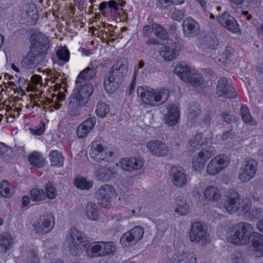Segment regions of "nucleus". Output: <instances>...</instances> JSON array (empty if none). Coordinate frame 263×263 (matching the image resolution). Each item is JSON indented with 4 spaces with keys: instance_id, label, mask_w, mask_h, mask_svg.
I'll return each instance as SVG.
<instances>
[{
    "instance_id": "obj_57",
    "label": "nucleus",
    "mask_w": 263,
    "mask_h": 263,
    "mask_svg": "<svg viewBox=\"0 0 263 263\" xmlns=\"http://www.w3.org/2000/svg\"><path fill=\"white\" fill-rule=\"evenodd\" d=\"M235 137V132L234 131L233 128H231L229 130L224 132L221 136V139L224 141L229 139H232Z\"/></svg>"
},
{
    "instance_id": "obj_41",
    "label": "nucleus",
    "mask_w": 263,
    "mask_h": 263,
    "mask_svg": "<svg viewBox=\"0 0 263 263\" xmlns=\"http://www.w3.org/2000/svg\"><path fill=\"white\" fill-rule=\"evenodd\" d=\"M73 183L77 187L81 190H89L92 186V182H88L85 179L82 177L76 178Z\"/></svg>"
},
{
    "instance_id": "obj_6",
    "label": "nucleus",
    "mask_w": 263,
    "mask_h": 263,
    "mask_svg": "<svg viewBox=\"0 0 263 263\" xmlns=\"http://www.w3.org/2000/svg\"><path fill=\"white\" fill-rule=\"evenodd\" d=\"M226 197L224 206L229 213L232 214L238 212L239 214H242L244 210L248 209V203H241L240 196L235 191L230 190L227 193Z\"/></svg>"
},
{
    "instance_id": "obj_24",
    "label": "nucleus",
    "mask_w": 263,
    "mask_h": 263,
    "mask_svg": "<svg viewBox=\"0 0 263 263\" xmlns=\"http://www.w3.org/2000/svg\"><path fill=\"white\" fill-rule=\"evenodd\" d=\"M216 90L218 96L223 98H234L237 96L235 90L229 83H218Z\"/></svg>"
},
{
    "instance_id": "obj_42",
    "label": "nucleus",
    "mask_w": 263,
    "mask_h": 263,
    "mask_svg": "<svg viewBox=\"0 0 263 263\" xmlns=\"http://www.w3.org/2000/svg\"><path fill=\"white\" fill-rule=\"evenodd\" d=\"M30 195L32 200L34 201H41L44 200L46 196L43 190L33 189L30 191Z\"/></svg>"
},
{
    "instance_id": "obj_20",
    "label": "nucleus",
    "mask_w": 263,
    "mask_h": 263,
    "mask_svg": "<svg viewBox=\"0 0 263 263\" xmlns=\"http://www.w3.org/2000/svg\"><path fill=\"white\" fill-rule=\"evenodd\" d=\"M220 24L228 30L237 33L239 31V28L237 22L234 17L227 12H224L221 16L217 17Z\"/></svg>"
},
{
    "instance_id": "obj_32",
    "label": "nucleus",
    "mask_w": 263,
    "mask_h": 263,
    "mask_svg": "<svg viewBox=\"0 0 263 263\" xmlns=\"http://www.w3.org/2000/svg\"><path fill=\"white\" fill-rule=\"evenodd\" d=\"M138 242L131 230L125 233L120 238V242L123 247L134 246Z\"/></svg>"
},
{
    "instance_id": "obj_44",
    "label": "nucleus",
    "mask_w": 263,
    "mask_h": 263,
    "mask_svg": "<svg viewBox=\"0 0 263 263\" xmlns=\"http://www.w3.org/2000/svg\"><path fill=\"white\" fill-rule=\"evenodd\" d=\"M184 1V0H156V5L160 9H165L171 4H182Z\"/></svg>"
},
{
    "instance_id": "obj_13",
    "label": "nucleus",
    "mask_w": 263,
    "mask_h": 263,
    "mask_svg": "<svg viewBox=\"0 0 263 263\" xmlns=\"http://www.w3.org/2000/svg\"><path fill=\"white\" fill-rule=\"evenodd\" d=\"M54 226V217L51 213H48L41 217L32 226L36 233L45 234L50 232Z\"/></svg>"
},
{
    "instance_id": "obj_48",
    "label": "nucleus",
    "mask_w": 263,
    "mask_h": 263,
    "mask_svg": "<svg viewBox=\"0 0 263 263\" xmlns=\"http://www.w3.org/2000/svg\"><path fill=\"white\" fill-rule=\"evenodd\" d=\"M101 242H102V255H103V256H104L106 255L110 254L115 251V247L114 245L113 242L101 241Z\"/></svg>"
},
{
    "instance_id": "obj_52",
    "label": "nucleus",
    "mask_w": 263,
    "mask_h": 263,
    "mask_svg": "<svg viewBox=\"0 0 263 263\" xmlns=\"http://www.w3.org/2000/svg\"><path fill=\"white\" fill-rule=\"evenodd\" d=\"M134 234L138 242L141 239L144 234V229L141 226H136L130 230Z\"/></svg>"
},
{
    "instance_id": "obj_51",
    "label": "nucleus",
    "mask_w": 263,
    "mask_h": 263,
    "mask_svg": "<svg viewBox=\"0 0 263 263\" xmlns=\"http://www.w3.org/2000/svg\"><path fill=\"white\" fill-rule=\"evenodd\" d=\"M58 59L64 62L68 61L69 59V52L67 49L62 48L57 51Z\"/></svg>"
},
{
    "instance_id": "obj_61",
    "label": "nucleus",
    "mask_w": 263,
    "mask_h": 263,
    "mask_svg": "<svg viewBox=\"0 0 263 263\" xmlns=\"http://www.w3.org/2000/svg\"><path fill=\"white\" fill-rule=\"evenodd\" d=\"M142 31L143 36L148 37L151 34L152 28H151V27L148 25H145L143 27Z\"/></svg>"
},
{
    "instance_id": "obj_4",
    "label": "nucleus",
    "mask_w": 263,
    "mask_h": 263,
    "mask_svg": "<svg viewBox=\"0 0 263 263\" xmlns=\"http://www.w3.org/2000/svg\"><path fill=\"white\" fill-rule=\"evenodd\" d=\"M137 94L143 103L153 106L159 105L166 102L170 95V91L165 88L160 89H150L139 86Z\"/></svg>"
},
{
    "instance_id": "obj_18",
    "label": "nucleus",
    "mask_w": 263,
    "mask_h": 263,
    "mask_svg": "<svg viewBox=\"0 0 263 263\" xmlns=\"http://www.w3.org/2000/svg\"><path fill=\"white\" fill-rule=\"evenodd\" d=\"M144 162L141 157H130L122 159L120 163L123 170L132 171L140 169L143 166Z\"/></svg>"
},
{
    "instance_id": "obj_8",
    "label": "nucleus",
    "mask_w": 263,
    "mask_h": 263,
    "mask_svg": "<svg viewBox=\"0 0 263 263\" xmlns=\"http://www.w3.org/2000/svg\"><path fill=\"white\" fill-rule=\"evenodd\" d=\"M189 238L191 242H201L203 245L209 244L211 242L206 227L201 221L195 222L191 224Z\"/></svg>"
},
{
    "instance_id": "obj_27",
    "label": "nucleus",
    "mask_w": 263,
    "mask_h": 263,
    "mask_svg": "<svg viewBox=\"0 0 263 263\" xmlns=\"http://www.w3.org/2000/svg\"><path fill=\"white\" fill-rule=\"evenodd\" d=\"M13 239L9 234H3L0 237V252L5 253L12 246Z\"/></svg>"
},
{
    "instance_id": "obj_30",
    "label": "nucleus",
    "mask_w": 263,
    "mask_h": 263,
    "mask_svg": "<svg viewBox=\"0 0 263 263\" xmlns=\"http://www.w3.org/2000/svg\"><path fill=\"white\" fill-rule=\"evenodd\" d=\"M86 253L87 255L91 258L103 256V255H102V242L100 241L93 242L92 244L90 243V247H89Z\"/></svg>"
},
{
    "instance_id": "obj_59",
    "label": "nucleus",
    "mask_w": 263,
    "mask_h": 263,
    "mask_svg": "<svg viewBox=\"0 0 263 263\" xmlns=\"http://www.w3.org/2000/svg\"><path fill=\"white\" fill-rule=\"evenodd\" d=\"M45 129V125L44 123L42 122V125L41 126V127L40 128H39L37 129H34L31 128L30 130L31 133H32L33 135L40 136V135H42L44 133Z\"/></svg>"
},
{
    "instance_id": "obj_64",
    "label": "nucleus",
    "mask_w": 263,
    "mask_h": 263,
    "mask_svg": "<svg viewBox=\"0 0 263 263\" xmlns=\"http://www.w3.org/2000/svg\"><path fill=\"white\" fill-rule=\"evenodd\" d=\"M145 43L147 45H158L159 44V42L155 38H154V37H151V38L147 39Z\"/></svg>"
},
{
    "instance_id": "obj_55",
    "label": "nucleus",
    "mask_w": 263,
    "mask_h": 263,
    "mask_svg": "<svg viewBox=\"0 0 263 263\" xmlns=\"http://www.w3.org/2000/svg\"><path fill=\"white\" fill-rule=\"evenodd\" d=\"M90 132V130L85 128L82 124L77 128V135L79 138H83Z\"/></svg>"
},
{
    "instance_id": "obj_17",
    "label": "nucleus",
    "mask_w": 263,
    "mask_h": 263,
    "mask_svg": "<svg viewBox=\"0 0 263 263\" xmlns=\"http://www.w3.org/2000/svg\"><path fill=\"white\" fill-rule=\"evenodd\" d=\"M117 172L115 167L108 165L100 166L95 172L96 178L101 181H108L116 178Z\"/></svg>"
},
{
    "instance_id": "obj_43",
    "label": "nucleus",
    "mask_w": 263,
    "mask_h": 263,
    "mask_svg": "<svg viewBox=\"0 0 263 263\" xmlns=\"http://www.w3.org/2000/svg\"><path fill=\"white\" fill-rule=\"evenodd\" d=\"M109 105L103 102H99L97 105L96 112L97 115L102 118L106 116L109 112Z\"/></svg>"
},
{
    "instance_id": "obj_50",
    "label": "nucleus",
    "mask_w": 263,
    "mask_h": 263,
    "mask_svg": "<svg viewBox=\"0 0 263 263\" xmlns=\"http://www.w3.org/2000/svg\"><path fill=\"white\" fill-rule=\"evenodd\" d=\"M46 196L50 199H53L57 196V190L51 182H48L45 187Z\"/></svg>"
},
{
    "instance_id": "obj_29",
    "label": "nucleus",
    "mask_w": 263,
    "mask_h": 263,
    "mask_svg": "<svg viewBox=\"0 0 263 263\" xmlns=\"http://www.w3.org/2000/svg\"><path fill=\"white\" fill-rule=\"evenodd\" d=\"M96 70L93 67H87L84 70L82 71L79 74L76 82H79L78 81H90L96 75Z\"/></svg>"
},
{
    "instance_id": "obj_38",
    "label": "nucleus",
    "mask_w": 263,
    "mask_h": 263,
    "mask_svg": "<svg viewBox=\"0 0 263 263\" xmlns=\"http://www.w3.org/2000/svg\"><path fill=\"white\" fill-rule=\"evenodd\" d=\"M201 113L200 109L197 106L191 107L190 112L187 116V124L192 126L197 121V117Z\"/></svg>"
},
{
    "instance_id": "obj_3",
    "label": "nucleus",
    "mask_w": 263,
    "mask_h": 263,
    "mask_svg": "<svg viewBox=\"0 0 263 263\" xmlns=\"http://www.w3.org/2000/svg\"><path fill=\"white\" fill-rule=\"evenodd\" d=\"M30 51L22 62L25 69L32 68L46 54L49 49V41L43 33L34 34L31 37Z\"/></svg>"
},
{
    "instance_id": "obj_11",
    "label": "nucleus",
    "mask_w": 263,
    "mask_h": 263,
    "mask_svg": "<svg viewBox=\"0 0 263 263\" xmlns=\"http://www.w3.org/2000/svg\"><path fill=\"white\" fill-rule=\"evenodd\" d=\"M128 61L125 59L117 60L112 66L108 77V82L120 81L127 71Z\"/></svg>"
},
{
    "instance_id": "obj_31",
    "label": "nucleus",
    "mask_w": 263,
    "mask_h": 263,
    "mask_svg": "<svg viewBox=\"0 0 263 263\" xmlns=\"http://www.w3.org/2000/svg\"><path fill=\"white\" fill-rule=\"evenodd\" d=\"M176 208L175 212L180 215H186L189 212V206L186 204V201L182 199L181 196H177L175 199Z\"/></svg>"
},
{
    "instance_id": "obj_47",
    "label": "nucleus",
    "mask_w": 263,
    "mask_h": 263,
    "mask_svg": "<svg viewBox=\"0 0 263 263\" xmlns=\"http://www.w3.org/2000/svg\"><path fill=\"white\" fill-rule=\"evenodd\" d=\"M206 161L199 155H196L193 159V167L196 170H200L204 166L205 163Z\"/></svg>"
},
{
    "instance_id": "obj_23",
    "label": "nucleus",
    "mask_w": 263,
    "mask_h": 263,
    "mask_svg": "<svg viewBox=\"0 0 263 263\" xmlns=\"http://www.w3.org/2000/svg\"><path fill=\"white\" fill-rule=\"evenodd\" d=\"M167 114L164 116L165 123L170 126L175 125L179 119L178 108L176 104H169L167 108Z\"/></svg>"
},
{
    "instance_id": "obj_26",
    "label": "nucleus",
    "mask_w": 263,
    "mask_h": 263,
    "mask_svg": "<svg viewBox=\"0 0 263 263\" xmlns=\"http://www.w3.org/2000/svg\"><path fill=\"white\" fill-rule=\"evenodd\" d=\"M247 203H248L249 208L246 211V210H244L242 213L247 219L257 220L263 217V209L259 208L256 209L251 210L250 203L247 202Z\"/></svg>"
},
{
    "instance_id": "obj_37",
    "label": "nucleus",
    "mask_w": 263,
    "mask_h": 263,
    "mask_svg": "<svg viewBox=\"0 0 263 263\" xmlns=\"http://www.w3.org/2000/svg\"><path fill=\"white\" fill-rule=\"evenodd\" d=\"M241 115L243 121L247 124L255 125L257 122L254 121L251 116L250 110L246 105H242L241 107Z\"/></svg>"
},
{
    "instance_id": "obj_14",
    "label": "nucleus",
    "mask_w": 263,
    "mask_h": 263,
    "mask_svg": "<svg viewBox=\"0 0 263 263\" xmlns=\"http://www.w3.org/2000/svg\"><path fill=\"white\" fill-rule=\"evenodd\" d=\"M228 165L226 155L216 156L212 159L206 167L207 173L211 175H215L223 170Z\"/></svg>"
},
{
    "instance_id": "obj_22",
    "label": "nucleus",
    "mask_w": 263,
    "mask_h": 263,
    "mask_svg": "<svg viewBox=\"0 0 263 263\" xmlns=\"http://www.w3.org/2000/svg\"><path fill=\"white\" fill-rule=\"evenodd\" d=\"M170 261V263H196V257L193 252L182 251L172 256Z\"/></svg>"
},
{
    "instance_id": "obj_40",
    "label": "nucleus",
    "mask_w": 263,
    "mask_h": 263,
    "mask_svg": "<svg viewBox=\"0 0 263 263\" xmlns=\"http://www.w3.org/2000/svg\"><path fill=\"white\" fill-rule=\"evenodd\" d=\"M152 31L154 34L158 38L166 40L167 38V34L165 29L159 24H153Z\"/></svg>"
},
{
    "instance_id": "obj_19",
    "label": "nucleus",
    "mask_w": 263,
    "mask_h": 263,
    "mask_svg": "<svg viewBox=\"0 0 263 263\" xmlns=\"http://www.w3.org/2000/svg\"><path fill=\"white\" fill-rule=\"evenodd\" d=\"M183 31L186 37H192L198 35L200 32V25L198 23L191 17L183 21Z\"/></svg>"
},
{
    "instance_id": "obj_60",
    "label": "nucleus",
    "mask_w": 263,
    "mask_h": 263,
    "mask_svg": "<svg viewBox=\"0 0 263 263\" xmlns=\"http://www.w3.org/2000/svg\"><path fill=\"white\" fill-rule=\"evenodd\" d=\"M108 7L111 9H114L115 10H119L121 9L122 6L119 3L116 1L111 0L107 2Z\"/></svg>"
},
{
    "instance_id": "obj_25",
    "label": "nucleus",
    "mask_w": 263,
    "mask_h": 263,
    "mask_svg": "<svg viewBox=\"0 0 263 263\" xmlns=\"http://www.w3.org/2000/svg\"><path fill=\"white\" fill-rule=\"evenodd\" d=\"M205 199L209 201H217L221 197L220 191L213 186L207 187L204 193Z\"/></svg>"
},
{
    "instance_id": "obj_5",
    "label": "nucleus",
    "mask_w": 263,
    "mask_h": 263,
    "mask_svg": "<svg viewBox=\"0 0 263 263\" xmlns=\"http://www.w3.org/2000/svg\"><path fill=\"white\" fill-rule=\"evenodd\" d=\"M66 242L69 246V252L73 256L79 254V249L86 252L90 247V242L86 235L74 228L70 229Z\"/></svg>"
},
{
    "instance_id": "obj_33",
    "label": "nucleus",
    "mask_w": 263,
    "mask_h": 263,
    "mask_svg": "<svg viewBox=\"0 0 263 263\" xmlns=\"http://www.w3.org/2000/svg\"><path fill=\"white\" fill-rule=\"evenodd\" d=\"M28 160L31 164L38 168L43 167L45 164L44 158L37 152L31 154L28 157Z\"/></svg>"
},
{
    "instance_id": "obj_62",
    "label": "nucleus",
    "mask_w": 263,
    "mask_h": 263,
    "mask_svg": "<svg viewBox=\"0 0 263 263\" xmlns=\"http://www.w3.org/2000/svg\"><path fill=\"white\" fill-rule=\"evenodd\" d=\"M39 83H28L27 87V91L36 92L39 91V89L36 88L37 84ZM41 84L42 83H41Z\"/></svg>"
},
{
    "instance_id": "obj_35",
    "label": "nucleus",
    "mask_w": 263,
    "mask_h": 263,
    "mask_svg": "<svg viewBox=\"0 0 263 263\" xmlns=\"http://www.w3.org/2000/svg\"><path fill=\"white\" fill-rule=\"evenodd\" d=\"M204 144V140L203 138V134L201 133H197L193 140L190 141L189 144L191 148L190 150L194 152L196 149H199Z\"/></svg>"
},
{
    "instance_id": "obj_7",
    "label": "nucleus",
    "mask_w": 263,
    "mask_h": 263,
    "mask_svg": "<svg viewBox=\"0 0 263 263\" xmlns=\"http://www.w3.org/2000/svg\"><path fill=\"white\" fill-rule=\"evenodd\" d=\"M174 71L184 82H200L202 81L201 75L184 63L176 64Z\"/></svg>"
},
{
    "instance_id": "obj_2",
    "label": "nucleus",
    "mask_w": 263,
    "mask_h": 263,
    "mask_svg": "<svg viewBox=\"0 0 263 263\" xmlns=\"http://www.w3.org/2000/svg\"><path fill=\"white\" fill-rule=\"evenodd\" d=\"M78 84L77 83L76 87L68 98L67 105L69 115L73 117L80 114L82 108L86 106L94 90L92 83Z\"/></svg>"
},
{
    "instance_id": "obj_63",
    "label": "nucleus",
    "mask_w": 263,
    "mask_h": 263,
    "mask_svg": "<svg viewBox=\"0 0 263 263\" xmlns=\"http://www.w3.org/2000/svg\"><path fill=\"white\" fill-rule=\"evenodd\" d=\"M129 219L128 217H122L120 215H116L112 218V220L117 224H119L120 222L122 221L124 219Z\"/></svg>"
},
{
    "instance_id": "obj_15",
    "label": "nucleus",
    "mask_w": 263,
    "mask_h": 263,
    "mask_svg": "<svg viewBox=\"0 0 263 263\" xmlns=\"http://www.w3.org/2000/svg\"><path fill=\"white\" fill-rule=\"evenodd\" d=\"M170 176L176 186L181 187L187 183V175L181 167L172 166L170 171Z\"/></svg>"
},
{
    "instance_id": "obj_45",
    "label": "nucleus",
    "mask_w": 263,
    "mask_h": 263,
    "mask_svg": "<svg viewBox=\"0 0 263 263\" xmlns=\"http://www.w3.org/2000/svg\"><path fill=\"white\" fill-rule=\"evenodd\" d=\"M144 66L145 63L143 61H140L138 66H136L135 68L132 82H135L137 77L139 78V81H141L144 77H145V74L143 72H142L141 74L139 73V70L144 68Z\"/></svg>"
},
{
    "instance_id": "obj_54",
    "label": "nucleus",
    "mask_w": 263,
    "mask_h": 263,
    "mask_svg": "<svg viewBox=\"0 0 263 263\" xmlns=\"http://www.w3.org/2000/svg\"><path fill=\"white\" fill-rule=\"evenodd\" d=\"M96 122L95 117H90L84 121L82 124L90 131L92 129Z\"/></svg>"
},
{
    "instance_id": "obj_56",
    "label": "nucleus",
    "mask_w": 263,
    "mask_h": 263,
    "mask_svg": "<svg viewBox=\"0 0 263 263\" xmlns=\"http://www.w3.org/2000/svg\"><path fill=\"white\" fill-rule=\"evenodd\" d=\"M232 262L234 263H245V259L241 253L236 252L231 256Z\"/></svg>"
},
{
    "instance_id": "obj_58",
    "label": "nucleus",
    "mask_w": 263,
    "mask_h": 263,
    "mask_svg": "<svg viewBox=\"0 0 263 263\" xmlns=\"http://www.w3.org/2000/svg\"><path fill=\"white\" fill-rule=\"evenodd\" d=\"M105 89L108 93H112L118 87V83H103Z\"/></svg>"
},
{
    "instance_id": "obj_9",
    "label": "nucleus",
    "mask_w": 263,
    "mask_h": 263,
    "mask_svg": "<svg viewBox=\"0 0 263 263\" xmlns=\"http://www.w3.org/2000/svg\"><path fill=\"white\" fill-rule=\"evenodd\" d=\"M90 157L97 162L105 161H109L114 155L112 151L104 147L100 141H95L90 145V149L89 151Z\"/></svg>"
},
{
    "instance_id": "obj_28",
    "label": "nucleus",
    "mask_w": 263,
    "mask_h": 263,
    "mask_svg": "<svg viewBox=\"0 0 263 263\" xmlns=\"http://www.w3.org/2000/svg\"><path fill=\"white\" fill-rule=\"evenodd\" d=\"M49 157L52 166L60 167L63 165L64 157L62 153L58 151H52L49 153Z\"/></svg>"
},
{
    "instance_id": "obj_16",
    "label": "nucleus",
    "mask_w": 263,
    "mask_h": 263,
    "mask_svg": "<svg viewBox=\"0 0 263 263\" xmlns=\"http://www.w3.org/2000/svg\"><path fill=\"white\" fill-rule=\"evenodd\" d=\"M147 147L152 154L157 157H164L169 153V148L163 142L158 140L150 141Z\"/></svg>"
},
{
    "instance_id": "obj_46",
    "label": "nucleus",
    "mask_w": 263,
    "mask_h": 263,
    "mask_svg": "<svg viewBox=\"0 0 263 263\" xmlns=\"http://www.w3.org/2000/svg\"><path fill=\"white\" fill-rule=\"evenodd\" d=\"M215 148L210 145L206 148L202 149L201 151L198 154L201 157H202L206 161H208L213 155L215 154Z\"/></svg>"
},
{
    "instance_id": "obj_39",
    "label": "nucleus",
    "mask_w": 263,
    "mask_h": 263,
    "mask_svg": "<svg viewBox=\"0 0 263 263\" xmlns=\"http://www.w3.org/2000/svg\"><path fill=\"white\" fill-rule=\"evenodd\" d=\"M220 116L225 122L231 125L237 124V122L239 120V118L233 115L230 111H223Z\"/></svg>"
},
{
    "instance_id": "obj_53",
    "label": "nucleus",
    "mask_w": 263,
    "mask_h": 263,
    "mask_svg": "<svg viewBox=\"0 0 263 263\" xmlns=\"http://www.w3.org/2000/svg\"><path fill=\"white\" fill-rule=\"evenodd\" d=\"M185 15V11L184 10H176L172 13V18L175 21H180Z\"/></svg>"
},
{
    "instance_id": "obj_21",
    "label": "nucleus",
    "mask_w": 263,
    "mask_h": 263,
    "mask_svg": "<svg viewBox=\"0 0 263 263\" xmlns=\"http://www.w3.org/2000/svg\"><path fill=\"white\" fill-rule=\"evenodd\" d=\"M160 55L166 61H171L178 56L177 45L174 43H169L164 45L160 51Z\"/></svg>"
},
{
    "instance_id": "obj_36",
    "label": "nucleus",
    "mask_w": 263,
    "mask_h": 263,
    "mask_svg": "<svg viewBox=\"0 0 263 263\" xmlns=\"http://www.w3.org/2000/svg\"><path fill=\"white\" fill-rule=\"evenodd\" d=\"M87 217L92 220L96 221L98 218V211L97 205L93 202H89L86 206Z\"/></svg>"
},
{
    "instance_id": "obj_1",
    "label": "nucleus",
    "mask_w": 263,
    "mask_h": 263,
    "mask_svg": "<svg viewBox=\"0 0 263 263\" xmlns=\"http://www.w3.org/2000/svg\"><path fill=\"white\" fill-rule=\"evenodd\" d=\"M251 224L247 222H238L232 228L231 232L227 236L228 240L236 245L252 242L254 249L260 256L263 255V235L253 232Z\"/></svg>"
},
{
    "instance_id": "obj_12",
    "label": "nucleus",
    "mask_w": 263,
    "mask_h": 263,
    "mask_svg": "<svg viewBox=\"0 0 263 263\" xmlns=\"http://www.w3.org/2000/svg\"><path fill=\"white\" fill-rule=\"evenodd\" d=\"M257 162L251 158H247L244 164L239 169V179L242 181L247 182L253 178L256 172Z\"/></svg>"
},
{
    "instance_id": "obj_34",
    "label": "nucleus",
    "mask_w": 263,
    "mask_h": 263,
    "mask_svg": "<svg viewBox=\"0 0 263 263\" xmlns=\"http://www.w3.org/2000/svg\"><path fill=\"white\" fill-rule=\"evenodd\" d=\"M14 156L11 148L3 143H0V158L3 160H9Z\"/></svg>"
},
{
    "instance_id": "obj_10",
    "label": "nucleus",
    "mask_w": 263,
    "mask_h": 263,
    "mask_svg": "<svg viewBox=\"0 0 263 263\" xmlns=\"http://www.w3.org/2000/svg\"><path fill=\"white\" fill-rule=\"evenodd\" d=\"M115 194L116 191L113 186L108 184L102 185L96 193L98 203L102 204L105 208L109 207L110 202Z\"/></svg>"
},
{
    "instance_id": "obj_49",
    "label": "nucleus",
    "mask_w": 263,
    "mask_h": 263,
    "mask_svg": "<svg viewBox=\"0 0 263 263\" xmlns=\"http://www.w3.org/2000/svg\"><path fill=\"white\" fill-rule=\"evenodd\" d=\"M0 194L5 197L10 195V184L7 180H3L0 184Z\"/></svg>"
}]
</instances>
